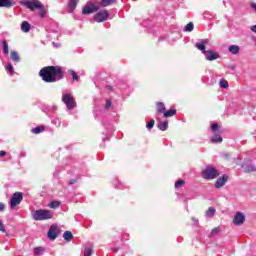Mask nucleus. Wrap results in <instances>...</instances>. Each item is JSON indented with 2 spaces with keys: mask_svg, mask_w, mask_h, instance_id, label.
Returning <instances> with one entry per match:
<instances>
[{
  "mask_svg": "<svg viewBox=\"0 0 256 256\" xmlns=\"http://www.w3.org/2000/svg\"><path fill=\"white\" fill-rule=\"evenodd\" d=\"M106 89H108V91H113V87L112 86H106Z\"/></svg>",
  "mask_w": 256,
  "mask_h": 256,
  "instance_id": "de8ad7c7",
  "label": "nucleus"
},
{
  "mask_svg": "<svg viewBox=\"0 0 256 256\" xmlns=\"http://www.w3.org/2000/svg\"><path fill=\"white\" fill-rule=\"evenodd\" d=\"M218 129H219V124L213 123L211 126V131H213V133H217Z\"/></svg>",
  "mask_w": 256,
  "mask_h": 256,
  "instance_id": "4c0bfd02",
  "label": "nucleus"
},
{
  "mask_svg": "<svg viewBox=\"0 0 256 256\" xmlns=\"http://www.w3.org/2000/svg\"><path fill=\"white\" fill-rule=\"evenodd\" d=\"M194 27H195V26L193 25V22H189V23L186 25L184 31H186L187 33H191V31H193Z\"/></svg>",
  "mask_w": 256,
  "mask_h": 256,
  "instance_id": "7c9ffc66",
  "label": "nucleus"
},
{
  "mask_svg": "<svg viewBox=\"0 0 256 256\" xmlns=\"http://www.w3.org/2000/svg\"><path fill=\"white\" fill-rule=\"evenodd\" d=\"M79 3V0H69L68 3V13H73V11H75V9H77V4Z\"/></svg>",
  "mask_w": 256,
  "mask_h": 256,
  "instance_id": "ddd939ff",
  "label": "nucleus"
},
{
  "mask_svg": "<svg viewBox=\"0 0 256 256\" xmlns=\"http://www.w3.org/2000/svg\"><path fill=\"white\" fill-rule=\"evenodd\" d=\"M70 75H72V79L76 82H79V75H77V72L75 70H69Z\"/></svg>",
  "mask_w": 256,
  "mask_h": 256,
  "instance_id": "2f4dec72",
  "label": "nucleus"
},
{
  "mask_svg": "<svg viewBox=\"0 0 256 256\" xmlns=\"http://www.w3.org/2000/svg\"><path fill=\"white\" fill-rule=\"evenodd\" d=\"M59 237V227L52 225L48 231V239L55 241Z\"/></svg>",
  "mask_w": 256,
  "mask_h": 256,
  "instance_id": "1a4fd4ad",
  "label": "nucleus"
},
{
  "mask_svg": "<svg viewBox=\"0 0 256 256\" xmlns=\"http://www.w3.org/2000/svg\"><path fill=\"white\" fill-rule=\"evenodd\" d=\"M77 181H79L77 178H73L68 182V185H75V183H77Z\"/></svg>",
  "mask_w": 256,
  "mask_h": 256,
  "instance_id": "a19ab883",
  "label": "nucleus"
},
{
  "mask_svg": "<svg viewBox=\"0 0 256 256\" xmlns=\"http://www.w3.org/2000/svg\"><path fill=\"white\" fill-rule=\"evenodd\" d=\"M227 181H229V176L225 174L222 177L218 178L215 182L216 189H221V187H223L225 183H227Z\"/></svg>",
  "mask_w": 256,
  "mask_h": 256,
  "instance_id": "f8f14e48",
  "label": "nucleus"
},
{
  "mask_svg": "<svg viewBox=\"0 0 256 256\" xmlns=\"http://www.w3.org/2000/svg\"><path fill=\"white\" fill-rule=\"evenodd\" d=\"M99 6L95 5L93 2H87V4L83 7L82 13L83 15H91V13H97Z\"/></svg>",
  "mask_w": 256,
  "mask_h": 256,
  "instance_id": "423d86ee",
  "label": "nucleus"
},
{
  "mask_svg": "<svg viewBox=\"0 0 256 256\" xmlns=\"http://www.w3.org/2000/svg\"><path fill=\"white\" fill-rule=\"evenodd\" d=\"M38 9H39V15L41 19H43V17L47 15V10L45 9V6H43V4L41 3L40 6H38Z\"/></svg>",
  "mask_w": 256,
  "mask_h": 256,
  "instance_id": "aec40b11",
  "label": "nucleus"
},
{
  "mask_svg": "<svg viewBox=\"0 0 256 256\" xmlns=\"http://www.w3.org/2000/svg\"><path fill=\"white\" fill-rule=\"evenodd\" d=\"M43 131H45V126H38L32 129V133H34V135H39V133H43Z\"/></svg>",
  "mask_w": 256,
  "mask_h": 256,
  "instance_id": "393cba45",
  "label": "nucleus"
},
{
  "mask_svg": "<svg viewBox=\"0 0 256 256\" xmlns=\"http://www.w3.org/2000/svg\"><path fill=\"white\" fill-rule=\"evenodd\" d=\"M156 110L157 113L163 114L165 113V103L163 102H157L156 103Z\"/></svg>",
  "mask_w": 256,
  "mask_h": 256,
  "instance_id": "dca6fc26",
  "label": "nucleus"
},
{
  "mask_svg": "<svg viewBox=\"0 0 256 256\" xmlns=\"http://www.w3.org/2000/svg\"><path fill=\"white\" fill-rule=\"evenodd\" d=\"M111 105H112L111 99H107L105 109H107V110L111 109Z\"/></svg>",
  "mask_w": 256,
  "mask_h": 256,
  "instance_id": "58836bf2",
  "label": "nucleus"
},
{
  "mask_svg": "<svg viewBox=\"0 0 256 256\" xmlns=\"http://www.w3.org/2000/svg\"><path fill=\"white\" fill-rule=\"evenodd\" d=\"M3 45V53L5 55H9V44H7V40H2Z\"/></svg>",
  "mask_w": 256,
  "mask_h": 256,
  "instance_id": "a878e982",
  "label": "nucleus"
},
{
  "mask_svg": "<svg viewBox=\"0 0 256 256\" xmlns=\"http://www.w3.org/2000/svg\"><path fill=\"white\" fill-rule=\"evenodd\" d=\"M11 59L12 61H15L16 63H19V61L21 60V58H19V53L12 51L11 52Z\"/></svg>",
  "mask_w": 256,
  "mask_h": 256,
  "instance_id": "bb28decb",
  "label": "nucleus"
},
{
  "mask_svg": "<svg viewBox=\"0 0 256 256\" xmlns=\"http://www.w3.org/2000/svg\"><path fill=\"white\" fill-rule=\"evenodd\" d=\"M13 5H15V2L11 1V0H0V7H13Z\"/></svg>",
  "mask_w": 256,
  "mask_h": 256,
  "instance_id": "2eb2a0df",
  "label": "nucleus"
},
{
  "mask_svg": "<svg viewBox=\"0 0 256 256\" xmlns=\"http://www.w3.org/2000/svg\"><path fill=\"white\" fill-rule=\"evenodd\" d=\"M163 115H164L165 119H169V117H175V115H177V110L170 109L168 111H165Z\"/></svg>",
  "mask_w": 256,
  "mask_h": 256,
  "instance_id": "f3484780",
  "label": "nucleus"
},
{
  "mask_svg": "<svg viewBox=\"0 0 256 256\" xmlns=\"http://www.w3.org/2000/svg\"><path fill=\"white\" fill-rule=\"evenodd\" d=\"M219 231H221V230L219 229V227H216V228L212 229L211 235H212V236L218 235Z\"/></svg>",
  "mask_w": 256,
  "mask_h": 256,
  "instance_id": "ea45409f",
  "label": "nucleus"
},
{
  "mask_svg": "<svg viewBox=\"0 0 256 256\" xmlns=\"http://www.w3.org/2000/svg\"><path fill=\"white\" fill-rule=\"evenodd\" d=\"M6 69H7V71H9V73H12V71H13V65L7 64Z\"/></svg>",
  "mask_w": 256,
  "mask_h": 256,
  "instance_id": "37998d69",
  "label": "nucleus"
},
{
  "mask_svg": "<svg viewBox=\"0 0 256 256\" xmlns=\"http://www.w3.org/2000/svg\"><path fill=\"white\" fill-rule=\"evenodd\" d=\"M195 47L199 49V51H203V53H205V44L203 43H196Z\"/></svg>",
  "mask_w": 256,
  "mask_h": 256,
  "instance_id": "c9c22d12",
  "label": "nucleus"
},
{
  "mask_svg": "<svg viewBox=\"0 0 256 256\" xmlns=\"http://www.w3.org/2000/svg\"><path fill=\"white\" fill-rule=\"evenodd\" d=\"M219 85L222 89H228L229 88V82H227V80H220Z\"/></svg>",
  "mask_w": 256,
  "mask_h": 256,
  "instance_id": "473e14b6",
  "label": "nucleus"
},
{
  "mask_svg": "<svg viewBox=\"0 0 256 256\" xmlns=\"http://www.w3.org/2000/svg\"><path fill=\"white\" fill-rule=\"evenodd\" d=\"M251 31H253V33H256V25L251 27Z\"/></svg>",
  "mask_w": 256,
  "mask_h": 256,
  "instance_id": "49530a36",
  "label": "nucleus"
},
{
  "mask_svg": "<svg viewBox=\"0 0 256 256\" xmlns=\"http://www.w3.org/2000/svg\"><path fill=\"white\" fill-rule=\"evenodd\" d=\"M113 3H115V0H102L100 7H109V5H113Z\"/></svg>",
  "mask_w": 256,
  "mask_h": 256,
  "instance_id": "b1692460",
  "label": "nucleus"
},
{
  "mask_svg": "<svg viewBox=\"0 0 256 256\" xmlns=\"http://www.w3.org/2000/svg\"><path fill=\"white\" fill-rule=\"evenodd\" d=\"M107 19H109V11L107 10H102L94 15V21H96V23H103L107 21Z\"/></svg>",
  "mask_w": 256,
  "mask_h": 256,
  "instance_id": "6e6552de",
  "label": "nucleus"
},
{
  "mask_svg": "<svg viewBox=\"0 0 256 256\" xmlns=\"http://www.w3.org/2000/svg\"><path fill=\"white\" fill-rule=\"evenodd\" d=\"M21 30L23 33H29V31H31V24L27 21H23L21 24Z\"/></svg>",
  "mask_w": 256,
  "mask_h": 256,
  "instance_id": "4468645a",
  "label": "nucleus"
},
{
  "mask_svg": "<svg viewBox=\"0 0 256 256\" xmlns=\"http://www.w3.org/2000/svg\"><path fill=\"white\" fill-rule=\"evenodd\" d=\"M221 173L219 170L215 169L212 165L207 166L203 171H202V177L203 179H206L207 181H211L213 179H217Z\"/></svg>",
  "mask_w": 256,
  "mask_h": 256,
  "instance_id": "7ed1b4c3",
  "label": "nucleus"
},
{
  "mask_svg": "<svg viewBox=\"0 0 256 256\" xmlns=\"http://www.w3.org/2000/svg\"><path fill=\"white\" fill-rule=\"evenodd\" d=\"M216 213L215 208L210 207L208 208V210L206 211V217H214Z\"/></svg>",
  "mask_w": 256,
  "mask_h": 256,
  "instance_id": "c756f323",
  "label": "nucleus"
},
{
  "mask_svg": "<svg viewBox=\"0 0 256 256\" xmlns=\"http://www.w3.org/2000/svg\"><path fill=\"white\" fill-rule=\"evenodd\" d=\"M243 168H244L245 173H253V171H256L255 166L243 165Z\"/></svg>",
  "mask_w": 256,
  "mask_h": 256,
  "instance_id": "c85d7f7f",
  "label": "nucleus"
},
{
  "mask_svg": "<svg viewBox=\"0 0 256 256\" xmlns=\"http://www.w3.org/2000/svg\"><path fill=\"white\" fill-rule=\"evenodd\" d=\"M63 238L65 241L71 242V241H73V233H71V231L67 230L64 232Z\"/></svg>",
  "mask_w": 256,
  "mask_h": 256,
  "instance_id": "a211bd4d",
  "label": "nucleus"
},
{
  "mask_svg": "<svg viewBox=\"0 0 256 256\" xmlns=\"http://www.w3.org/2000/svg\"><path fill=\"white\" fill-rule=\"evenodd\" d=\"M0 231H1L2 233H6L5 224H3V222H0Z\"/></svg>",
  "mask_w": 256,
  "mask_h": 256,
  "instance_id": "79ce46f5",
  "label": "nucleus"
},
{
  "mask_svg": "<svg viewBox=\"0 0 256 256\" xmlns=\"http://www.w3.org/2000/svg\"><path fill=\"white\" fill-rule=\"evenodd\" d=\"M21 201H23V193L15 192L12 195V198L10 200V207H11V209H13L14 207H17V205H20Z\"/></svg>",
  "mask_w": 256,
  "mask_h": 256,
  "instance_id": "0eeeda50",
  "label": "nucleus"
},
{
  "mask_svg": "<svg viewBox=\"0 0 256 256\" xmlns=\"http://www.w3.org/2000/svg\"><path fill=\"white\" fill-rule=\"evenodd\" d=\"M32 218L34 221H47V219H53V213L51 210H34L32 211Z\"/></svg>",
  "mask_w": 256,
  "mask_h": 256,
  "instance_id": "f03ea898",
  "label": "nucleus"
},
{
  "mask_svg": "<svg viewBox=\"0 0 256 256\" xmlns=\"http://www.w3.org/2000/svg\"><path fill=\"white\" fill-rule=\"evenodd\" d=\"M183 185H185L184 180H178L175 182V189H181V187H183Z\"/></svg>",
  "mask_w": 256,
  "mask_h": 256,
  "instance_id": "f704fd0d",
  "label": "nucleus"
},
{
  "mask_svg": "<svg viewBox=\"0 0 256 256\" xmlns=\"http://www.w3.org/2000/svg\"><path fill=\"white\" fill-rule=\"evenodd\" d=\"M245 223V215L241 212H237L233 219L234 225H243Z\"/></svg>",
  "mask_w": 256,
  "mask_h": 256,
  "instance_id": "9b49d317",
  "label": "nucleus"
},
{
  "mask_svg": "<svg viewBox=\"0 0 256 256\" xmlns=\"http://www.w3.org/2000/svg\"><path fill=\"white\" fill-rule=\"evenodd\" d=\"M152 127H155V120H150V121L146 124V128H147V129H151Z\"/></svg>",
  "mask_w": 256,
  "mask_h": 256,
  "instance_id": "e433bc0d",
  "label": "nucleus"
},
{
  "mask_svg": "<svg viewBox=\"0 0 256 256\" xmlns=\"http://www.w3.org/2000/svg\"><path fill=\"white\" fill-rule=\"evenodd\" d=\"M158 129H160V131H167V129H169V122H160L158 124Z\"/></svg>",
  "mask_w": 256,
  "mask_h": 256,
  "instance_id": "412c9836",
  "label": "nucleus"
},
{
  "mask_svg": "<svg viewBox=\"0 0 256 256\" xmlns=\"http://www.w3.org/2000/svg\"><path fill=\"white\" fill-rule=\"evenodd\" d=\"M204 55L207 61H215L216 59H219V53L212 50L204 51Z\"/></svg>",
  "mask_w": 256,
  "mask_h": 256,
  "instance_id": "9d476101",
  "label": "nucleus"
},
{
  "mask_svg": "<svg viewBox=\"0 0 256 256\" xmlns=\"http://www.w3.org/2000/svg\"><path fill=\"white\" fill-rule=\"evenodd\" d=\"M5 155H7V152H5V151H0V157H5Z\"/></svg>",
  "mask_w": 256,
  "mask_h": 256,
  "instance_id": "a18cd8bd",
  "label": "nucleus"
},
{
  "mask_svg": "<svg viewBox=\"0 0 256 256\" xmlns=\"http://www.w3.org/2000/svg\"><path fill=\"white\" fill-rule=\"evenodd\" d=\"M44 251H45V249H43V247L35 248L34 255L39 256V255L43 254Z\"/></svg>",
  "mask_w": 256,
  "mask_h": 256,
  "instance_id": "72a5a7b5",
  "label": "nucleus"
},
{
  "mask_svg": "<svg viewBox=\"0 0 256 256\" xmlns=\"http://www.w3.org/2000/svg\"><path fill=\"white\" fill-rule=\"evenodd\" d=\"M48 207H50V209H59L61 207V202L52 201L48 204Z\"/></svg>",
  "mask_w": 256,
  "mask_h": 256,
  "instance_id": "4be33fe9",
  "label": "nucleus"
},
{
  "mask_svg": "<svg viewBox=\"0 0 256 256\" xmlns=\"http://www.w3.org/2000/svg\"><path fill=\"white\" fill-rule=\"evenodd\" d=\"M39 76L45 83H56L65 78V70L61 66H45L39 71Z\"/></svg>",
  "mask_w": 256,
  "mask_h": 256,
  "instance_id": "f257e3e1",
  "label": "nucleus"
},
{
  "mask_svg": "<svg viewBox=\"0 0 256 256\" xmlns=\"http://www.w3.org/2000/svg\"><path fill=\"white\" fill-rule=\"evenodd\" d=\"M20 5H24L30 11H35V9H39L41 7V1L32 0V1H20Z\"/></svg>",
  "mask_w": 256,
  "mask_h": 256,
  "instance_id": "39448f33",
  "label": "nucleus"
},
{
  "mask_svg": "<svg viewBox=\"0 0 256 256\" xmlns=\"http://www.w3.org/2000/svg\"><path fill=\"white\" fill-rule=\"evenodd\" d=\"M239 46L237 45H231L229 46L228 50L230 51V53H232L233 55H237L239 53Z\"/></svg>",
  "mask_w": 256,
  "mask_h": 256,
  "instance_id": "5701e85b",
  "label": "nucleus"
},
{
  "mask_svg": "<svg viewBox=\"0 0 256 256\" xmlns=\"http://www.w3.org/2000/svg\"><path fill=\"white\" fill-rule=\"evenodd\" d=\"M93 254L92 244L84 249V256H91Z\"/></svg>",
  "mask_w": 256,
  "mask_h": 256,
  "instance_id": "cd10ccee",
  "label": "nucleus"
},
{
  "mask_svg": "<svg viewBox=\"0 0 256 256\" xmlns=\"http://www.w3.org/2000/svg\"><path fill=\"white\" fill-rule=\"evenodd\" d=\"M62 101L66 104L67 109H75L77 107V103H75V98L71 96V94H64L62 97Z\"/></svg>",
  "mask_w": 256,
  "mask_h": 256,
  "instance_id": "20e7f679",
  "label": "nucleus"
},
{
  "mask_svg": "<svg viewBox=\"0 0 256 256\" xmlns=\"http://www.w3.org/2000/svg\"><path fill=\"white\" fill-rule=\"evenodd\" d=\"M211 143H223V138L221 137L220 134H215L212 138H211Z\"/></svg>",
  "mask_w": 256,
  "mask_h": 256,
  "instance_id": "6ab92c4d",
  "label": "nucleus"
},
{
  "mask_svg": "<svg viewBox=\"0 0 256 256\" xmlns=\"http://www.w3.org/2000/svg\"><path fill=\"white\" fill-rule=\"evenodd\" d=\"M0 211H5V204L0 203Z\"/></svg>",
  "mask_w": 256,
  "mask_h": 256,
  "instance_id": "c03bdc74",
  "label": "nucleus"
}]
</instances>
